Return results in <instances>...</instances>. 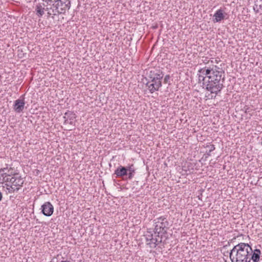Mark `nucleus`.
<instances>
[{"instance_id": "1", "label": "nucleus", "mask_w": 262, "mask_h": 262, "mask_svg": "<svg viewBox=\"0 0 262 262\" xmlns=\"http://www.w3.org/2000/svg\"><path fill=\"white\" fill-rule=\"evenodd\" d=\"M207 70L209 72L208 73V86H207V91L214 94L215 97L224 87L225 72L222 68L214 65L207 67Z\"/></svg>"}, {"instance_id": "2", "label": "nucleus", "mask_w": 262, "mask_h": 262, "mask_svg": "<svg viewBox=\"0 0 262 262\" xmlns=\"http://www.w3.org/2000/svg\"><path fill=\"white\" fill-rule=\"evenodd\" d=\"M252 249L248 244L241 243L235 246L229 253L232 262H250Z\"/></svg>"}, {"instance_id": "3", "label": "nucleus", "mask_w": 262, "mask_h": 262, "mask_svg": "<svg viewBox=\"0 0 262 262\" xmlns=\"http://www.w3.org/2000/svg\"><path fill=\"white\" fill-rule=\"evenodd\" d=\"M154 222L155 224L154 232L156 236L163 237L167 234L169 222L166 217L161 216L155 219Z\"/></svg>"}, {"instance_id": "4", "label": "nucleus", "mask_w": 262, "mask_h": 262, "mask_svg": "<svg viewBox=\"0 0 262 262\" xmlns=\"http://www.w3.org/2000/svg\"><path fill=\"white\" fill-rule=\"evenodd\" d=\"M136 173V168L134 164L128 165L127 166L119 165L115 170L114 174L118 178H123L127 176V179L131 180Z\"/></svg>"}, {"instance_id": "5", "label": "nucleus", "mask_w": 262, "mask_h": 262, "mask_svg": "<svg viewBox=\"0 0 262 262\" xmlns=\"http://www.w3.org/2000/svg\"><path fill=\"white\" fill-rule=\"evenodd\" d=\"M71 7V0H56L53 3V8L56 9L57 13L64 14Z\"/></svg>"}, {"instance_id": "6", "label": "nucleus", "mask_w": 262, "mask_h": 262, "mask_svg": "<svg viewBox=\"0 0 262 262\" xmlns=\"http://www.w3.org/2000/svg\"><path fill=\"white\" fill-rule=\"evenodd\" d=\"M209 71L207 70V67L200 69L198 71V83H201L202 82L203 88L207 90V86H208L207 83L208 81V73Z\"/></svg>"}, {"instance_id": "7", "label": "nucleus", "mask_w": 262, "mask_h": 262, "mask_svg": "<svg viewBox=\"0 0 262 262\" xmlns=\"http://www.w3.org/2000/svg\"><path fill=\"white\" fill-rule=\"evenodd\" d=\"M145 236L146 242H149L147 244L150 245L151 244H154L155 245L154 247H156L158 245L162 242L163 237L161 236H156L155 234L154 237V234L151 233V231H147Z\"/></svg>"}, {"instance_id": "8", "label": "nucleus", "mask_w": 262, "mask_h": 262, "mask_svg": "<svg viewBox=\"0 0 262 262\" xmlns=\"http://www.w3.org/2000/svg\"><path fill=\"white\" fill-rule=\"evenodd\" d=\"M146 86L147 87L148 90L151 94L154 93L156 91H158L159 89L162 86V81L158 80L157 82H151L148 80L145 84Z\"/></svg>"}, {"instance_id": "9", "label": "nucleus", "mask_w": 262, "mask_h": 262, "mask_svg": "<svg viewBox=\"0 0 262 262\" xmlns=\"http://www.w3.org/2000/svg\"><path fill=\"white\" fill-rule=\"evenodd\" d=\"M42 213L46 216H51L54 212V207L49 202H45L41 207Z\"/></svg>"}, {"instance_id": "10", "label": "nucleus", "mask_w": 262, "mask_h": 262, "mask_svg": "<svg viewBox=\"0 0 262 262\" xmlns=\"http://www.w3.org/2000/svg\"><path fill=\"white\" fill-rule=\"evenodd\" d=\"M25 104L24 99H18L14 101L13 105V109L16 113L21 112L24 108Z\"/></svg>"}, {"instance_id": "11", "label": "nucleus", "mask_w": 262, "mask_h": 262, "mask_svg": "<svg viewBox=\"0 0 262 262\" xmlns=\"http://www.w3.org/2000/svg\"><path fill=\"white\" fill-rule=\"evenodd\" d=\"M147 76H151V77H156L159 79H162L164 76V73L162 70L159 69H153L149 71L147 74Z\"/></svg>"}, {"instance_id": "12", "label": "nucleus", "mask_w": 262, "mask_h": 262, "mask_svg": "<svg viewBox=\"0 0 262 262\" xmlns=\"http://www.w3.org/2000/svg\"><path fill=\"white\" fill-rule=\"evenodd\" d=\"M0 174L1 177H11L12 175V169H8V164L5 165V167L0 169Z\"/></svg>"}, {"instance_id": "13", "label": "nucleus", "mask_w": 262, "mask_h": 262, "mask_svg": "<svg viewBox=\"0 0 262 262\" xmlns=\"http://www.w3.org/2000/svg\"><path fill=\"white\" fill-rule=\"evenodd\" d=\"M16 174H14V177H12V180H11V183L13 186L16 187H18L19 189L23 186L24 184V180L20 177H16Z\"/></svg>"}, {"instance_id": "14", "label": "nucleus", "mask_w": 262, "mask_h": 262, "mask_svg": "<svg viewBox=\"0 0 262 262\" xmlns=\"http://www.w3.org/2000/svg\"><path fill=\"white\" fill-rule=\"evenodd\" d=\"M213 21L214 23L220 22L225 18V15L223 14L222 9L217 10L213 15Z\"/></svg>"}, {"instance_id": "15", "label": "nucleus", "mask_w": 262, "mask_h": 262, "mask_svg": "<svg viewBox=\"0 0 262 262\" xmlns=\"http://www.w3.org/2000/svg\"><path fill=\"white\" fill-rule=\"evenodd\" d=\"M46 4L45 3L38 4L35 7L36 14L38 17H41L45 13Z\"/></svg>"}, {"instance_id": "16", "label": "nucleus", "mask_w": 262, "mask_h": 262, "mask_svg": "<svg viewBox=\"0 0 262 262\" xmlns=\"http://www.w3.org/2000/svg\"><path fill=\"white\" fill-rule=\"evenodd\" d=\"M63 118L67 119L69 121V124L71 125H73L75 122L76 115L72 112L68 111L64 114Z\"/></svg>"}, {"instance_id": "17", "label": "nucleus", "mask_w": 262, "mask_h": 262, "mask_svg": "<svg viewBox=\"0 0 262 262\" xmlns=\"http://www.w3.org/2000/svg\"><path fill=\"white\" fill-rule=\"evenodd\" d=\"M260 254L261 251L259 249H255L254 251H252V254L249 257L250 261L252 260L253 262H257L259 259Z\"/></svg>"}, {"instance_id": "18", "label": "nucleus", "mask_w": 262, "mask_h": 262, "mask_svg": "<svg viewBox=\"0 0 262 262\" xmlns=\"http://www.w3.org/2000/svg\"><path fill=\"white\" fill-rule=\"evenodd\" d=\"M253 10L256 13H259L260 10H262V0H254Z\"/></svg>"}, {"instance_id": "19", "label": "nucleus", "mask_w": 262, "mask_h": 262, "mask_svg": "<svg viewBox=\"0 0 262 262\" xmlns=\"http://www.w3.org/2000/svg\"><path fill=\"white\" fill-rule=\"evenodd\" d=\"M205 147L206 148H209V150H207L205 152V154H204V156L205 157V158H207L208 157L210 156H211V152L214 150L215 148V146L213 144H207Z\"/></svg>"}, {"instance_id": "20", "label": "nucleus", "mask_w": 262, "mask_h": 262, "mask_svg": "<svg viewBox=\"0 0 262 262\" xmlns=\"http://www.w3.org/2000/svg\"><path fill=\"white\" fill-rule=\"evenodd\" d=\"M5 185L6 186L7 189L8 190V192L9 193H13L15 191H18V190H19V188L18 187H16L14 186H13L12 184L6 183L5 184Z\"/></svg>"}, {"instance_id": "21", "label": "nucleus", "mask_w": 262, "mask_h": 262, "mask_svg": "<svg viewBox=\"0 0 262 262\" xmlns=\"http://www.w3.org/2000/svg\"><path fill=\"white\" fill-rule=\"evenodd\" d=\"M47 14H48V17H49L51 15H53V16H52V18H54V15H56L59 14L57 13V11H56V9H55L54 8L52 9V12H47Z\"/></svg>"}, {"instance_id": "22", "label": "nucleus", "mask_w": 262, "mask_h": 262, "mask_svg": "<svg viewBox=\"0 0 262 262\" xmlns=\"http://www.w3.org/2000/svg\"><path fill=\"white\" fill-rule=\"evenodd\" d=\"M170 78L171 77L169 75H166L164 78V83L165 84H168V85H170Z\"/></svg>"}, {"instance_id": "23", "label": "nucleus", "mask_w": 262, "mask_h": 262, "mask_svg": "<svg viewBox=\"0 0 262 262\" xmlns=\"http://www.w3.org/2000/svg\"><path fill=\"white\" fill-rule=\"evenodd\" d=\"M46 8H45V10L48 11V12H52V9L53 8V3L52 5H49V6H46Z\"/></svg>"}, {"instance_id": "24", "label": "nucleus", "mask_w": 262, "mask_h": 262, "mask_svg": "<svg viewBox=\"0 0 262 262\" xmlns=\"http://www.w3.org/2000/svg\"><path fill=\"white\" fill-rule=\"evenodd\" d=\"M12 180V177L10 178V177H4L3 181L6 182H9V183H11V180Z\"/></svg>"}, {"instance_id": "25", "label": "nucleus", "mask_w": 262, "mask_h": 262, "mask_svg": "<svg viewBox=\"0 0 262 262\" xmlns=\"http://www.w3.org/2000/svg\"><path fill=\"white\" fill-rule=\"evenodd\" d=\"M148 77L149 78V80H150L151 81V82H157L158 80H160L161 81L162 79H156V77H151V76H148Z\"/></svg>"}, {"instance_id": "26", "label": "nucleus", "mask_w": 262, "mask_h": 262, "mask_svg": "<svg viewBox=\"0 0 262 262\" xmlns=\"http://www.w3.org/2000/svg\"><path fill=\"white\" fill-rule=\"evenodd\" d=\"M43 2L47 3L46 6H49V5H51V4L53 3V0H43Z\"/></svg>"}, {"instance_id": "27", "label": "nucleus", "mask_w": 262, "mask_h": 262, "mask_svg": "<svg viewBox=\"0 0 262 262\" xmlns=\"http://www.w3.org/2000/svg\"><path fill=\"white\" fill-rule=\"evenodd\" d=\"M244 108H245V113H248L250 112V108L248 107H247V106H246Z\"/></svg>"}, {"instance_id": "28", "label": "nucleus", "mask_w": 262, "mask_h": 262, "mask_svg": "<svg viewBox=\"0 0 262 262\" xmlns=\"http://www.w3.org/2000/svg\"><path fill=\"white\" fill-rule=\"evenodd\" d=\"M64 124H67V123H69V121H68V120L66 118H64Z\"/></svg>"}]
</instances>
